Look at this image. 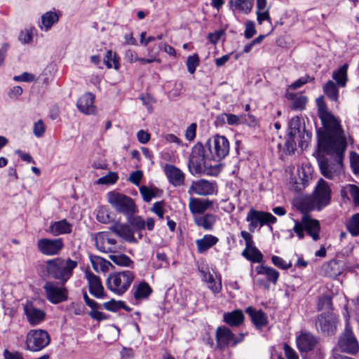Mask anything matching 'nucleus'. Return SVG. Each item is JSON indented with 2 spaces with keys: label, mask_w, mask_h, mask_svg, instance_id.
<instances>
[{
  "label": "nucleus",
  "mask_w": 359,
  "mask_h": 359,
  "mask_svg": "<svg viewBox=\"0 0 359 359\" xmlns=\"http://www.w3.org/2000/svg\"><path fill=\"white\" fill-rule=\"evenodd\" d=\"M319 118L323 128L317 129L318 153L334 156L338 164L341 165L347 142L340 122L330 111L323 112Z\"/></svg>",
  "instance_id": "nucleus-1"
},
{
  "label": "nucleus",
  "mask_w": 359,
  "mask_h": 359,
  "mask_svg": "<svg viewBox=\"0 0 359 359\" xmlns=\"http://www.w3.org/2000/svg\"><path fill=\"white\" fill-rule=\"evenodd\" d=\"M72 256L75 258V260L70 258L65 260L60 257L47 260L44 269L45 276L57 280L59 283L64 286L72 276L73 270L78 266L79 255L74 252Z\"/></svg>",
  "instance_id": "nucleus-2"
},
{
  "label": "nucleus",
  "mask_w": 359,
  "mask_h": 359,
  "mask_svg": "<svg viewBox=\"0 0 359 359\" xmlns=\"http://www.w3.org/2000/svg\"><path fill=\"white\" fill-rule=\"evenodd\" d=\"M212 158L210 142H206L204 145L197 142L192 147L189 158L188 168L190 172L194 175L204 173L205 168L208 166V161H212Z\"/></svg>",
  "instance_id": "nucleus-3"
},
{
  "label": "nucleus",
  "mask_w": 359,
  "mask_h": 359,
  "mask_svg": "<svg viewBox=\"0 0 359 359\" xmlns=\"http://www.w3.org/2000/svg\"><path fill=\"white\" fill-rule=\"evenodd\" d=\"M294 225L292 231L296 233L299 240L305 237L304 231L312 239L317 241L320 239V224L318 220L313 219L309 214H304L300 221L293 219ZM292 231V230L290 231Z\"/></svg>",
  "instance_id": "nucleus-4"
},
{
  "label": "nucleus",
  "mask_w": 359,
  "mask_h": 359,
  "mask_svg": "<svg viewBox=\"0 0 359 359\" xmlns=\"http://www.w3.org/2000/svg\"><path fill=\"white\" fill-rule=\"evenodd\" d=\"M134 278L133 272L128 270L116 272L109 276L106 285L110 291L121 296L128 290Z\"/></svg>",
  "instance_id": "nucleus-5"
},
{
  "label": "nucleus",
  "mask_w": 359,
  "mask_h": 359,
  "mask_svg": "<svg viewBox=\"0 0 359 359\" xmlns=\"http://www.w3.org/2000/svg\"><path fill=\"white\" fill-rule=\"evenodd\" d=\"M107 201L118 212L126 217L137 212L134 200L123 194L112 191L107 194Z\"/></svg>",
  "instance_id": "nucleus-6"
},
{
  "label": "nucleus",
  "mask_w": 359,
  "mask_h": 359,
  "mask_svg": "<svg viewBox=\"0 0 359 359\" xmlns=\"http://www.w3.org/2000/svg\"><path fill=\"white\" fill-rule=\"evenodd\" d=\"M338 346L341 352L350 355H355L359 351L358 341L348 321L346 323L344 331L339 336Z\"/></svg>",
  "instance_id": "nucleus-7"
},
{
  "label": "nucleus",
  "mask_w": 359,
  "mask_h": 359,
  "mask_svg": "<svg viewBox=\"0 0 359 359\" xmlns=\"http://www.w3.org/2000/svg\"><path fill=\"white\" fill-rule=\"evenodd\" d=\"M50 343V336L43 330H34L28 332L26 339V345L31 351H39Z\"/></svg>",
  "instance_id": "nucleus-8"
},
{
  "label": "nucleus",
  "mask_w": 359,
  "mask_h": 359,
  "mask_svg": "<svg viewBox=\"0 0 359 359\" xmlns=\"http://www.w3.org/2000/svg\"><path fill=\"white\" fill-rule=\"evenodd\" d=\"M331 189L328 183L320 178L315 188V190L311 196L316 205H317V210L320 211L323 208L327 206L331 201Z\"/></svg>",
  "instance_id": "nucleus-9"
},
{
  "label": "nucleus",
  "mask_w": 359,
  "mask_h": 359,
  "mask_svg": "<svg viewBox=\"0 0 359 359\" xmlns=\"http://www.w3.org/2000/svg\"><path fill=\"white\" fill-rule=\"evenodd\" d=\"M338 318L331 313H322L318 316L316 320V325L318 330L325 335H334L337 332Z\"/></svg>",
  "instance_id": "nucleus-10"
},
{
  "label": "nucleus",
  "mask_w": 359,
  "mask_h": 359,
  "mask_svg": "<svg viewBox=\"0 0 359 359\" xmlns=\"http://www.w3.org/2000/svg\"><path fill=\"white\" fill-rule=\"evenodd\" d=\"M206 142H210L211 150H212L213 161H219L229 154V142L225 136L215 135Z\"/></svg>",
  "instance_id": "nucleus-11"
},
{
  "label": "nucleus",
  "mask_w": 359,
  "mask_h": 359,
  "mask_svg": "<svg viewBox=\"0 0 359 359\" xmlns=\"http://www.w3.org/2000/svg\"><path fill=\"white\" fill-rule=\"evenodd\" d=\"M37 250L42 255L54 256L60 254L64 248L62 238H41L36 243Z\"/></svg>",
  "instance_id": "nucleus-12"
},
{
  "label": "nucleus",
  "mask_w": 359,
  "mask_h": 359,
  "mask_svg": "<svg viewBox=\"0 0 359 359\" xmlns=\"http://www.w3.org/2000/svg\"><path fill=\"white\" fill-rule=\"evenodd\" d=\"M46 299L52 304H57L67 299V290L62 285L58 287L54 282L46 281L43 287Z\"/></svg>",
  "instance_id": "nucleus-13"
},
{
  "label": "nucleus",
  "mask_w": 359,
  "mask_h": 359,
  "mask_svg": "<svg viewBox=\"0 0 359 359\" xmlns=\"http://www.w3.org/2000/svg\"><path fill=\"white\" fill-rule=\"evenodd\" d=\"M243 334L240 339H236L231 330L226 327H218L216 330L217 346L219 349H224L231 344L235 346L243 340Z\"/></svg>",
  "instance_id": "nucleus-14"
},
{
  "label": "nucleus",
  "mask_w": 359,
  "mask_h": 359,
  "mask_svg": "<svg viewBox=\"0 0 359 359\" xmlns=\"http://www.w3.org/2000/svg\"><path fill=\"white\" fill-rule=\"evenodd\" d=\"M24 313L27 321L32 326L41 324L46 318V313L43 310L36 307L33 302L27 301L24 305Z\"/></svg>",
  "instance_id": "nucleus-15"
},
{
  "label": "nucleus",
  "mask_w": 359,
  "mask_h": 359,
  "mask_svg": "<svg viewBox=\"0 0 359 359\" xmlns=\"http://www.w3.org/2000/svg\"><path fill=\"white\" fill-rule=\"evenodd\" d=\"M86 278L88 283L89 292L97 299L107 297L104 287L99 276L90 271L86 272Z\"/></svg>",
  "instance_id": "nucleus-16"
},
{
  "label": "nucleus",
  "mask_w": 359,
  "mask_h": 359,
  "mask_svg": "<svg viewBox=\"0 0 359 359\" xmlns=\"http://www.w3.org/2000/svg\"><path fill=\"white\" fill-rule=\"evenodd\" d=\"M319 338L309 332H302L297 338V345L300 352H309L315 348Z\"/></svg>",
  "instance_id": "nucleus-17"
},
{
  "label": "nucleus",
  "mask_w": 359,
  "mask_h": 359,
  "mask_svg": "<svg viewBox=\"0 0 359 359\" xmlns=\"http://www.w3.org/2000/svg\"><path fill=\"white\" fill-rule=\"evenodd\" d=\"M330 156L328 154H320L318 153V147H317L313 156L316 158L320 168L321 174L326 178L332 180L333 179L335 170L332 164L330 163L328 158L325 156Z\"/></svg>",
  "instance_id": "nucleus-18"
},
{
  "label": "nucleus",
  "mask_w": 359,
  "mask_h": 359,
  "mask_svg": "<svg viewBox=\"0 0 359 359\" xmlns=\"http://www.w3.org/2000/svg\"><path fill=\"white\" fill-rule=\"evenodd\" d=\"M94 100L95 95L93 93H86L83 95L76 102L79 111L86 115L94 114L96 111Z\"/></svg>",
  "instance_id": "nucleus-19"
},
{
  "label": "nucleus",
  "mask_w": 359,
  "mask_h": 359,
  "mask_svg": "<svg viewBox=\"0 0 359 359\" xmlns=\"http://www.w3.org/2000/svg\"><path fill=\"white\" fill-rule=\"evenodd\" d=\"M191 191L199 196L212 195L215 191V186L207 180H200L192 182L189 192Z\"/></svg>",
  "instance_id": "nucleus-20"
},
{
  "label": "nucleus",
  "mask_w": 359,
  "mask_h": 359,
  "mask_svg": "<svg viewBox=\"0 0 359 359\" xmlns=\"http://www.w3.org/2000/svg\"><path fill=\"white\" fill-rule=\"evenodd\" d=\"M165 172L169 182L175 187L183 184L184 173L175 165L167 164L165 167Z\"/></svg>",
  "instance_id": "nucleus-21"
},
{
  "label": "nucleus",
  "mask_w": 359,
  "mask_h": 359,
  "mask_svg": "<svg viewBox=\"0 0 359 359\" xmlns=\"http://www.w3.org/2000/svg\"><path fill=\"white\" fill-rule=\"evenodd\" d=\"M245 312L249 315L252 323L257 328H262L267 324V316L262 310L257 311L252 306H248L245 309Z\"/></svg>",
  "instance_id": "nucleus-22"
},
{
  "label": "nucleus",
  "mask_w": 359,
  "mask_h": 359,
  "mask_svg": "<svg viewBox=\"0 0 359 359\" xmlns=\"http://www.w3.org/2000/svg\"><path fill=\"white\" fill-rule=\"evenodd\" d=\"M72 225L66 219L52 222L48 231L52 235L57 236L61 234L69 233L72 232Z\"/></svg>",
  "instance_id": "nucleus-23"
},
{
  "label": "nucleus",
  "mask_w": 359,
  "mask_h": 359,
  "mask_svg": "<svg viewBox=\"0 0 359 359\" xmlns=\"http://www.w3.org/2000/svg\"><path fill=\"white\" fill-rule=\"evenodd\" d=\"M212 205V201L209 199L191 198L189 207L193 214H203Z\"/></svg>",
  "instance_id": "nucleus-24"
},
{
  "label": "nucleus",
  "mask_w": 359,
  "mask_h": 359,
  "mask_svg": "<svg viewBox=\"0 0 359 359\" xmlns=\"http://www.w3.org/2000/svg\"><path fill=\"white\" fill-rule=\"evenodd\" d=\"M219 241L218 238L211 234H205L201 239L196 241L198 252L203 253L210 248L216 245Z\"/></svg>",
  "instance_id": "nucleus-25"
},
{
  "label": "nucleus",
  "mask_w": 359,
  "mask_h": 359,
  "mask_svg": "<svg viewBox=\"0 0 359 359\" xmlns=\"http://www.w3.org/2000/svg\"><path fill=\"white\" fill-rule=\"evenodd\" d=\"M245 316L243 311L236 309L224 314V321L231 327H238L243 323Z\"/></svg>",
  "instance_id": "nucleus-26"
},
{
  "label": "nucleus",
  "mask_w": 359,
  "mask_h": 359,
  "mask_svg": "<svg viewBox=\"0 0 359 359\" xmlns=\"http://www.w3.org/2000/svg\"><path fill=\"white\" fill-rule=\"evenodd\" d=\"M255 271L259 275L266 276V280H269V283L273 285L277 283L280 274L275 269L262 264L256 266Z\"/></svg>",
  "instance_id": "nucleus-27"
},
{
  "label": "nucleus",
  "mask_w": 359,
  "mask_h": 359,
  "mask_svg": "<svg viewBox=\"0 0 359 359\" xmlns=\"http://www.w3.org/2000/svg\"><path fill=\"white\" fill-rule=\"evenodd\" d=\"M215 222L216 217L211 213H207L204 215H199L194 217L195 224L205 230H211Z\"/></svg>",
  "instance_id": "nucleus-28"
},
{
  "label": "nucleus",
  "mask_w": 359,
  "mask_h": 359,
  "mask_svg": "<svg viewBox=\"0 0 359 359\" xmlns=\"http://www.w3.org/2000/svg\"><path fill=\"white\" fill-rule=\"evenodd\" d=\"M60 11H47L41 15V24L44 27L46 32L51 29V27L56 24L60 19Z\"/></svg>",
  "instance_id": "nucleus-29"
},
{
  "label": "nucleus",
  "mask_w": 359,
  "mask_h": 359,
  "mask_svg": "<svg viewBox=\"0 0 359 359\" xmlns=\"http://www.w3.org/2000/svg\"><path fill=\"white\" fill-rule=\"evenodd\" d=\"M229 5L233 11L237 10L249 14L252 10L254 0H230Z\"/></svg>",
  "instance_id": "nucleus-30"
},
{
  "label": "nucleus",
  "mask_w": 359,
  "mask_h": 359,
  "mask_svg": "<svg viewBox=\"0 0 359 359\" xmlns=\"http://www.w3.org/2000/svg\"><path fill=\"white\" fill-rule=\"evenodd\" d=\"M153 290L151 286L145 281L140 282L135 287L134 291V298L135 300H141L148 298L152 293Z\"/></svg>",
  "instance_id": "nucleus-31"
},
{
  "label": "nucleus",
  "mask_w": 359,
  "mask_h": 359,
  "mask_svg": "<svg viewBox=\"0 0 359 359\" xmlns=\"http://www.w3.org/2000/svg\"><path fill=\"white\" fill-rule=\"evenodd\" d=\"M296 205L297 209L304 215L309 214V212L313 210H317V205H316V203L312 198V196L309 197H303L299 198L296 202Z\"/></svg>",
  "instance_id": "nucleus-32"
},
{
  "label": "nucleus",
  "mask_w": 359,
  "mask_h": 359,
  "mask_svg": "<svg viewBox=\"0 0 359 359\" xmlns=\"http://www.w3.org/2000/svg\"><path fill=\"white\" fill-rule=\"evenodd\" d=\"M348 65L344 64L337 71H334L332 74V79L337 82V83L341 86L344 87L346 84L347 78V70Z\"/></svg>",
  "instance_id": "nucleus-33"
},
{
  "label": "nucleus",
  "mask_w": 359,
  "mask_h": 359,
  "mask_svg": "<svg viewBox=\"0 0 359 359\" xmlns=\"http://www.w3.org/2000/svg\"><path fill=\"white\" fill-rule=\"evenodd\" d=\"M242 255L253 263H261L263 261V255L256 246L250 250H244L242 252Z\"/></svg>",
  "instance_id": "nucleus-34"
},
{
  "label": "nucleus",
  "mask_w": 359,
  "mask_h": 359,
  "mask_svg": "<svg viewBox=\"0 0 359 359\" xmlns=\"http://www.w3.org/2000/svg\"><path fill=\"white\" fill-rule=\"evenodd\" d=\"M324 93L332 101L337 102L339 97V90L332 81H328L323 87Z\"/></svg>",
  "instance_id": "nucleus-35"
},
{
  "label": "nucleus",
  "mask_w": 359,
  "mask_h": 359,
  "mask_svg": "<svg viewBox=\"0 0 359 359\" xmlns=\"http://www.w3.org/2000/svg\"><path fill=\"white\" fill-rule=\"evenodd\" d=\"M346 229L352 236H359V212L351 217L346 223Z\"/></svg>",
  "instance_id": "nucleus-36"
},
{
  "label": "nucleus",
  "mask_w": 359,
  "mask_h": 359,
  "mask_svg": "<svg viewBox=\"0 0 359 359\" xmlns=\"http://www.w3.org/2000/svg\"><path fill=\"white\" fill-rule=\"evenodd\" d=\"M128 222L132 226V229L135 231H141L145 229L146 223L141 216L134 215L126 217Z\"/></svg>",
  "instance_id": "nucleus-37"
},
{
  "label": "nucleus",
  "mask_w": 359,
  "mask_h": 359,
  "mask_svg": "<svg viewBox=\"0 0 359 359\" xmlns=\"http://www.w3.org/2000/svg\"><path fill=\"white\" fill-rule=\"evenodd\" d=\"M104 63L107 67V68L114 67L115 69H118L119 68V57L116 55V53L109 50L106 53L104 59Z\"/></svg>",
  "instance_id": "nucleus-38"
},
{
  "label": "nucleus",
  "mask_w": 359,
  "mask_h": 359,
  "mask_svg": "<svg viewBox=\"0 0 359 359\" xmlns=\"http://www.w3.org/2000/svg\"><path fill=\"white\" fill-rule=\"evenodd\" d=\"M134 230H133L129 225L124 224L122 226V229L119 237L122 238L127 242L131 243H137V239L134 236Z\"/></svg>",
  "instance_id": "nucleus-39"
},
{
  "label": "nucleus",
  "mask_w": 359,
  "mask_h": 359,
  "mask_svg": "<svg viewBox=\"0 0 359 359\" xmlns=\"http://www.w3.org/2000/svg\"><path fill=\"white\" fill-rule=\"evenodd\" d=\"M301 118L299 116H294L291 118L288 123V132L289 135H297L301 133Z\"/></svg>",
  "instance_id": "nucleus-40"
},
{
  "label": "nucleus",
  "mask_w": 359,
  "mask_h": 359,
  "mask_svg": "<svg viewBox=\"0 0 359 359\" xmlns=\"http://www.w3.org/2000/svg\"><path fill=\"white\" fill-rule=\"evenodd\" d=\"M109 258L115 264L121 266H130L133 263L131 259L124 254L111 255Z\"/></svg>",
  "instance_id": "nucleus-41"
},
{
  "label": "nucleus",
  "mask_w": 359,
  "mask_h": 359,
  "mask_svg": "<svg viewBox=\"0 0 359 359\" xmlns=\"http://www.w3.org/2000/svg\"><path fill=\"white\" fill-rule=\"evenodd\" d=\"M199 57L196 53L188 56L186 62L187 71L190 74H194L196 71V67L199 65Z\"/></svg>",
  "instance_id": "nucleus-42"
},
{
  "label": "nucleus",
  "mask_w": 359,
  "mask_h": 359,
  "mask_svg": "<svg viewBox=\"0 0 359 359\" xmlns=\"http://www.w3.org/2000/svg\"><path fill=\"white\" fill-rule=\"evenodd\" d=\"M302 173L303 176L302 177L299 174V180H297L294 182V189L298 191L304 189L308 185L309 180L311 179L310 175L306 174L304 169H302Z\"/></svg>",
  "instance_id": "nucleus-43"
},
{
  "label": "nucleus",
  "mask_w": 359,
  "mask_h": 359,
  "mask_svg": "<svg viewBox=\"0 0 359 359\" xmlns=\"http://www.w3.org/2000/svg\"><path fill=\"white\" fill-rule=\"evenodd\" d=\"M295 137V135L290 136L289 134L287 135L284 149V152L287 155L293 154L296 150V142L294 140Z\"/></svg>",
  "instance_id": "nucleus-44"
},
{
  "label": "nucleus",
  "mask_w": 359,
  "mask_h": 359,
  "mask_svg": "<svg viewBox=\"0 0 359 359\" xmlns=\"http://www.w3.org/2000/svg\"><path fill=\"white\" fill-rule=\"evenodd\" d=\"M202 273L203 274V278L205 280V281L210 283V285L209 286L210 288L215 293H219L222 289V284L219 283L218 285H217L212 274H211L210 273H207L206 272L203 271Z\"/></svg>",
  "instance_id": "nucleus-45"
},
{
  "label": "nucleus",
  "mask_w": 359,
  "mask_h": 359,
  "mask_svg": "<svg viewBox=\"0 0 359 359\" xmlns=\"http://www.w3.org/2000/svg\"><path fill=\"white\" fill-rule=\"evenodd\" d=\"M155 190H157L156 188L155 189H150L146 186H142L140 188V192L143 198V200L148 203L151 198L156 197Z\"/></svg>",
  "instance_id": "nucleus-46"
},
{
  "label": "nucleus",
  "mask_w": 359,
  "mask_h": 359,
  "mask_svg": "<svg viewBox=\"0 0 359 359\" xmlns=\"http://www.w3.org/2000/svg\"><path fill=\"white\" fill-rule=\"evenodd\" d=\"M118 179L117 173L114 172H109L106 175L100 177L97 180V184H111L116 182Z\"/></svg>",
  "instance_id": "nucleus-47"
},
{
  "label": "nucleus",
  "mask_w": 359,
  "mask_h": 359,
  "mask_svg": "<svg viewBox=\"0 0 359 359\" xmlns=\"http://www.w3.org/2000/svg\"><path fill=\"white\" fill-rule=\"evenodd\" d=\"M97 220L102 224H108L111 221V217L108 210L104 207L99 208L96 215Z\"/></svg>",
  "instance_id": "nucleus-48"
},
{
  "label": "nucleus",
  "mask_w": 359,
  "mask_h": 359,
  "mask_svg": "<svg viewBox=\"0 0 359 359\" xmlns=\"http://www.w3.org/2000/svg\"><path fill=\"white\" fill-rule=\"evenodd\" d=\"M45 131L46 126L42 119H39L34 123L33 133L36 137H43Z\"/></svg>",
  "instance_id": "nucleus-49"
},
{
  "label": "nucleus",
  "mask_w": 359,
  "mask_h": 359,
  "mask_svg": "<svg viewBox=\"0 0 359 359\" xmlns=\"http://www.w3.org/2000/svg\"><path fill=\"white\" fill-rule=\"evenodd\" d=\"M271 262L276 266L283 270L288 269L292 266L291 262L287 263L282 257L276 255L271 257Z\"/></svg>",
  "instance_id": "nucleus-50"
},
{
  "label": "nucleus",
  "mask_w": 359,
  "mask_h": 359,
  "mask_svg": "<svg viewBox=\"0 0 359 359\" xmlns=\"http://www.w3.org/2000/svg\"><path fill=\"white\" fill-rule=\"evenodd\" d=\"M246 221L256 222L259 223L261 226L262 222V212L252 208L248 213Z\"/></svg>",
  "instance_id": "nucleus-51"
},
{
  "label": "nucleus",
  "mask_w": 359,
  "mask_h": 359,
  "mask_svg": "<svg viewBox=\"0 0 359 359\" xmlns=\"http://www.w3.org/2000/svg\"><path fill=\"white\" fill-rule=\"evenodd\" d=\"M307 101L306 96H299L293 101L292 108L294 110H302L304 109Z\"/></svg>",
  "instance_id": "nucleus-52"
},
{
  "label": "nucleus",
  "mask_w": 359,
  "mask_h": 359,
  "mask_svg": "<svg viewBox=\"0 0 359 359\" xmlns=\"http://www.w3.org/2000/svg\"><path fill=\"white\" fill-rule=\"evenodd\" d=\"M255 24L252 20H248L245 22V37L248 39H251L255 34Z\"/></svg>",
  "instance_id": "nucleus-53"
},
{
  "label": "nucleus",
  "mask_w": 359,
  "mask_h": 359,
  "mask_svg": "<svg viewBox=\"0 0 359 359\" xmlns=\"http://www.w3.org/2000/svg\"><path fill=\"white\" fill-rule=\"evenodd\" d=\"M347 189L353 198L355 205H359V187L355 184H348Z\"/></svg>",
  "instance_id": "nucleus-54"
},
{
  "label": "nucleus",
  "mask_w": 359,
  "mask_h": 359,
  "mask_svg": "<svg viewBox=\"0 0 359 359\" xmlns=\"http://www.w3.org/2000/svg\"><path fill=\"white\" fill-rule=\"evenodd\" d=\"M165 205V203L163 201H157L153 204V206L151 208V211L154 212L159 219H163L164 215V210H163V206Z\"/></svg>",
  "instance_id": "nucleus-55"
},
{
  "label": "nucleus",
  "mask_w": 359,
  "mask_h": 359,
  "mask_svg": "<svg viewBox=\"0 0 359 359\" xmlns=\"http://www.w3.org/2000/svg\"><path fill=\"white\" fill-rule=\"evenodd\" d=\"M97 309H91V311H90L89 316L92 319L100 322L102 320H107L109 318V315L99 311Z\"/></svg>",
  "instance_id": "nucleus-56"
},
{
  "label": "nucleus",
  "mask_w": 359,
  "mask_h": 359,
  "mask_svg": "<svg viewBox=\"0 0 359 359\" xmlns=\"http://www.w3.org/2000/svg\"><path fill=\"white\" fill-rule=\"evenodd\" d=\"M309 80L310 81H313L314 78L313 77L311 78L309 75H306L304 77H301L299 79H297V81H295L294 82H293L289 86V88H291V89H293V90H296L297 88H301L304 84L307 83Z\"/></svg>",
  "instance_id": "nucleus-57"
},
{
  "label": "nucleus",
  "mask_w": 359,
  "mask_h": 359,
  "mask_svg": "<svg viewBox=\"0 0 359 359\" xmlns=\"http://www.w3.org/2000/svg\"><path fill=\"white\" fill-rule=\"evenodd\" d=\"M118 302L119 301L111 299L110 301L104 302L102 304V307L107 311L116 312L118 311V309H120Z\"/></svg>",
  "instance_id": "nucleus-58"
},
{
  "label": "nucleus",
  "mask_w": 359,
  "mask_h": 359,
  "mask_svg": "<svg viewBox=\"0 0 359 359\" xmlns=\"http://www.w3.org/2000/svg\"><path fill=\"white\" fill-rule=\"evenodd\" d=\"M241 235L245 241V248L244 250H250V249L255 247L252 236L249 232L242 231Z\"/></svg>",
  "instance_id": "nucleus-59"
},
{
  "label": "nucleus",
  "mask_w": 359,
  "mask_h": 359,
  "mask_svg": "<svg viewBox=\"0 0 359 359\" xmlns=\"http://www.w3.org/2000/svg\"><path fill=\"white\" fill-rule=\"evenodd\" d=\"M18 39L22 43H30L32 41V33L28 29L22 31L19 34Z\"/></svg>",
  "instance_id": "nucleus-60"
},
{
  "label": "nucleus",
  "mask_w": 359,
  "mask_h": 359,
  "mask_svg": "<svg viewBox=\"0 0 359 359\" xmlns=\"http://www.w3.org/2000/svg\"><path fill=\"white\" fill-rule=\"evenodd\" d=\"M143 177V172L142 170H136L133 172L128 178V180L136 186H139L142 178Z\"/></svg>",
  "instance_id": "nucleus-61"
},
{
  "label": "nucleus",
  "mask_w": 359,
  "mask_h": 359,
  "mask_svg": "<svg viewBox=\"0 0 359 359\" xmlns=\"http://www.w3.org/2000/svg\"><path fill=\"white\" fill-rule=\"evenodd\" d=\"M256 15H257V22L259 25H262L263 21H264V20H267V21L271 20L269 8L264 10V11H257Z\"/></svg>",
  "instance_id": "nucleus-62"
},
{
  "label": "nucleus",
  "mask_w": 359,
  "mask_h": 359,
  "mask_svg": "<svg viewBox=\"0 0 359 359\" xmlns=\"http://www.w3.org/2000/svg\"><path fill=\"white\" fill-rule=\"evenodd\" d=\"M351 166L354 174H359V155L355 152L351 154Z\"/></svg>",
  "instance_id": "nucleus-63"
},
{
  "label": "nucleus",
  "mask_w": 359,
  "mask_h": 359,
  "mask_svg": "<svg viewBox=\"0 0 359 359\" xmlns=\"http://www.w3.org/2000/svg\"><path fill=\"white\" fill-rule=\"evenodd\" d=\"M224 34V31L223 29H219L215 32L209 33L208 39L212 44H217Z\"/></svg>",
  "instance_id": "nucleus-64"
}]
</instances>
